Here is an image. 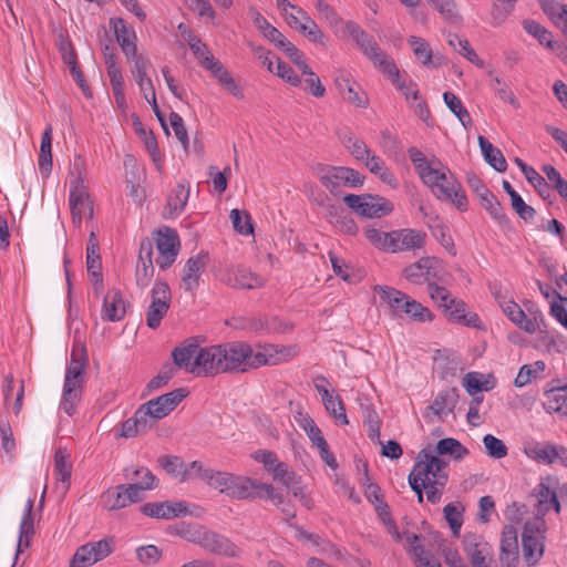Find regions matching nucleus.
I'll use <instances>...</instances> for the list:
<instances>
[{
    "label": "nucleus",
    "instance_id": "69168bd1",
    "mask_svg": "<svg viewBox=\"0 0 567 567\" xmlns=\"http://www.w3.org/2000/svg\"><path fill=\"white\" fill-rule=\"evenodd\" d=\"M524 30L535 37L542 45H545L547 48V42H554L551 40V32L548 31L546 28L540 25L535 20H524L523 22Z\"/></svg>",
    "mask_w": 567,
    "mask_h": 567
},
{
    "label": "nucleus",
    "instance_id": "a19ab883",
    "mask_svg": "<svg viewBox=\"0 0 567 567\" xmlns=\"http://www.w3.org/2000/svg\"><path fill=\"white\" fill-rule=\"evenodd\" d=\"M34 533V514L23 513L19 527V539L16 551V560L18 559L19 554L22 551L23 548L30 547Z\"/></svg>",
    "mask_w": 567,
    "mask_h": 567
},
{
    "label": "nucleus",
    "instance_id": "680f3d73",
    "mask_svg": "<svg viewBox=\"0 0 567 567\" xmlns=\"http://www.w3.org/2000/svg\"><path fill=\"white\" fill-rule=\"evenodd\" d=\"M405 305L404 313L408 315L412 320L419 322L431 321L433 319V315L427 307H424L419 301L410 298Z\"/></svg>",
    "mask_w": 567,
    "mask_h": 567
},
{
    "label": "nucleus",
    "instance_id": "bb28decb",
    "mask_svg": "<svg viewBox=\"0 0 567 567\" xmlns=\"http://www.w3.org/2000/svg\"><path fill=\"white\" fill-rule=\"evenodd\" d=\"M416 59L425 66L439 68L444 63L442 55H433L430 43L422 38L411 35L408 39Z\"/></svg>",
    "mask_w": 567,
    "mask_h": 567
},
{
    "label": "nucleus",
    "instance_id": "5701e85b",
    "mask_svg": "<svg viewBox=\"0 0 567 567\" xmlns=\"http://www.w3.org/2000/svg\"><path fill=\"white\" fill-rule=\"evenodd\" d=\"M223 281L239 289H256L265 285V280L259 275L245 267L228 270L227 277L223 278Z\"/></svg>",
    "mask_w": 567,
    "mask_h": 567
},
{
    "label": "nucleus",
    "instance_id": "603ef678",
    "mask_svg": "<svg viewBox=\"0 0 567 567\" xmlns=\"http://www.w3.org/2000/svg\"><path fill=\"white\" fill-rule=\"evenodd\" d=\"M229 217L231 219L234 229L238 234L248 236L254 233L251 217L248 212L234 208L230 210Z\"/></svg>",
    "mask_w": 567,
    "mask_h": 567
},
{
    "label": "nucleus",
    "instance_id": "cd10ccee",
    "mask_svg": "<svg viewBox=\"0 0 567 567\" xmlns=\"http://www.w3.org/2000/svg\"><path fill=\"white\" fill-rule=\"evenodd\" d=\"M374 291L379 295L381 300L385 302L393 313H404L405 311V302L410 300V297L405 295L404 292L389 287V286H380L377 285L374 287Z\"/></svg>",
    "mask_w": 567,
    "mask_h": 567
},
{
    "label": "nucleus",
    "instance_id": "3c124183",
    "mask_svg": "<svg viewBox=\"0 0 567 567\" xmlns=\"http://www.w3.org/2000/svg\"><path fill=\"white\" fill-rule=\"evenodd\" d=\"M300 71L302 75H306L305 90L310 92L316 97H323L326 94V87L322 85L319 76L311 70L307 63H300Z\"/></svg>",
    "mask_w": 567,
    "mask_h": 567
},
{
    "label": "nucleus",
    "instance_id": "9b49d317",
    "mask_svg": "<svg viewBox=\"0 0 567 567\" xmlns=\"http://www.w3.org/2000/svg\"><path fill=\"white\" fill-rule=\"evenodd\" d=\"M441 261L435 257H422L417 261L406 266L402 270V276L414 285H421L439 280V268Z\"/></svg>",
    "mask_w": 567,
    "mask_h": 567
},
{
    "label": "nucleus",
    "instance_id": "c03bdc74",
    "mask_svg": "<svg viewBox=\"0 0 567 567\" xmlns=\"http://www.w3.org/2000/svg\"><path fill=\"white\" fill-rule=\"evenodd\" d=\"M301 14L302 24L297 27V30L315 43L324 44V34L319 29L318 24L301 9H298Z\"/></svg>",
    "mask_w": 567,
    "mask_h": 567
},
{
    "label": "nucleus",
    "instance_id": "f8f14e48",
    "mask_svg": "<svg viewBox=\"0 0 567 567\" xmlns=\"http://www.w3.org/2000/svg\"><path fill=\"white\" fill-rule=\"evenodd\" d=\"M140 474H143V481H138L132 484H122L124 491L127 494V497L130 498L131 504L142 501L144 498V492L153 489L157 485L156 477L147 467H126L124 470V477L126 480L134 481V477L138 476Z\"/></svg>",
    "mask_w": 567,
    "mask_h": 567
},
{
    "label": "nucleus",
    "instance_id": "412c9836",
    "mask_svg": "<svg viewBox=\"0 0 567 567\" xmlns=\"http://www.w3.org/2000/svg\"><path fill=\"white\" fill-rule=\"evenodd\" d=\"M71 175L73 179L70 182V207L78 209L79 204L91 200L87 187L84 184L83 161L80 156L73 163Z\"/></svg>",
    "mask_w": 567,
    "mask_h": 567
},
{
    "label": "nucleus",
    "instance_id": "4c0bfd02",
    "mask_svg": "<svg viewBox=\"0 0 567 567\" xmlns=\"http://www.w3.org/2000/svg\"><path fill=\"white\" fill-rule=\"evenodd\" d=\"M408 154L421 179L429 177L427 181H430L433 176L437 177L434 172L437 159L427 161L425 155L416 147H410Z\"/></svg>",
    "mask_w": 567,
    "mask_h": 567
},
{
    "label": "nucleus",
    "instance_id": "9d476101",
    "mask_svg": "<svg viewBox=\"0 0 567 567\" xmlns=\"http://www.w3.org/2000/svg\"><path fill=\"white\" fill-rule=\"evenodd\" d=\"M155 243L159 255L156 259L157 265L163 270L169 268L175 262L179 250L181 243L177 233L169 227L157 230Z\"/></svg>",
    "mask_w": 567,
    "mask_h": 567
},
{
    "label": "nucleus",
    "instance_id": "4be33fe9",
    "mask_svg": "<svg viewBox=\"0 0 567 567\" xmlns=\"http://www.w3.org/2000/svg\"><path fill=\"white\" fill-rule=\"evenodd\" d=\"M265 483L246 476H234L228 496L237 499H254L264 497L262 488Z\"/></svg>",
    "mask_w": 567,
    "mask_h": 567
},
{
    "label": "nucleus",
    "instance_id": "f3484780",
    "mask_svg": "<svg viewBox=\"0 0 567 567\" xmlns=\"http://www.w3.org/2000/svg\"><path fill=\"white\" fill-rule=\"evenodd\" d=\"M111 27L114 31L117 43L128 60H132L135 64L136 59L144 58L143 55L137 54L135 32L126 27V23L123 19H112Z\"/></svg>",
    "mask_w": 567,
    "mask_h": 567
},
{
    "label": "nucleus",
    "instance_id": "b1692460",
    "mask_svg": "<svg viewBox=\"0 0 567 567\" xmlns=\"http://www.w3.org/2000/svg\"><path fill=\"white\" fill-rule=\"evenodd\" d=\"M187 394L188 391L185 388H178L156 399H152L147 401V403L151 404V408L155 411V416L162 420L174 411Z\"/></svg>",
    "mask_w": 567,
    "mask_h": 567
},
{
    "label": "nucleus",
    "instance_id": "6e6552de",
    "mask_svg": "<svg viewBox=\"0 0 567 567\" xmlns=\"http://www.w3.org/2000/svg\"><path fill=\"white\" fill-rule=\"evenodd\" d=\"M161 419L155 416V411L147 402L140 405L132 417L122 422L118 437H135L153 429Z\"/></svg>",
    "mask_w": 567,
    "mask_h": 567
},
{
    "label": "nucleus",
    "instance_id": "1a4fd4ad",
    "mask_svg": "<svg viewBox=\"0 0 567 567\" xmlns=\"http://www.w3.org/2000/svg\"><path fill=\"white\" fill-rule=\"evenodd\" d=\"M220 346L221 373L246 372L247 355L250 354V346L240 342H227Z\"/></svg>",
    "mask_w": 567,
    "mask_h": 567
},
{
    "label": "nucleus",
    "instance_id": "8fccbe9b",
    "mask_svg": "<svg viewBox=\"0 0 567 567\" xmlns=\"http://www.w3.org/2000/svg\"><path fill=\"white\" fill-rule=\"evenodd\" d=\"M545 368V362L540 360L536 361L534 364H524L514 380V385L517 388L526 385L543 373Z\"/></svg>",
    "mask_w": 567,
    "mask_h": 567
},
{
    "label": "nucleus",
    "instance_id": "5fc2aeb1",
    "mask_svg": "<svg viewBox=\"0 0 567 567\" xmlns=\"http://www.w3.org/2000/svg\"><path fill=\"white\" fill-rule=\"evenodd\" d=\"M454 40H457L460 50L458 53L466 58L471 63L475 64L478 68H483L484 62L478 58L476 52L472 49L467 39L461 38L456 33H449L447 42L451 47H454Z\"/></svg>",
    "mask_w": 567,
    "mask_h": 567
},
{
    "label": "nucleus",
    "instance_id": "052dcab7",
    "mask_svg": "<svg viewBox=\"0 0 567 567\" xmlns=\"http://www.w3.org/2000/svg\"><path fill=\"white\" fill-rule=\"evenodd\" d=\"M234 476L235 475L231 473L213 470L206 484L215 489H218L220 493L228 495L234 481Z\"/></svg>",
    "mask_w": 567,
    "mask_h": 567
},
{
    "label": "nucleus",
    "instance_id": "37998d69",
    "mask_svg": "<svg viewBox=\"0 0 567 567\" xmlns=\"http://www.w3.org/2000/svg\"><path fill=\"white\" fill-rule=\"evenodd\" d=\"M465 507L462 503H449L443 508V515L452 529L454 536L460 535L461 527L463 525Z\"/></svg>",
    "mask_w": 567,
    "mask_h": 567
},
{
    "label": "nucleus",
    "instance_id": "f704fd0d",
    "mask_svg": "<svg viewBox=\"0 0 567 567\" xmlns=\"http://www.w3.org/2000/svg\"><path fill=\"white\" fill-rule=\"evenodd\" d=\"M199 351V346L193 341L185 342L172 351L174 367L183 368L189 372L193 362Z\"/></svg>",
    "mask_w": 567,
    "mask_h": 567
},
{
    "label": "nucleus",
    "instance_id": "ea45409f",
    "mask_svg": "<svg viewBox=\"0 0 567 567\" xmlns=\"http://www.w3.org/2000/svg\"><path fill=\"white\" fill-rule=\"evenodd\" d=\"M435 452L437 455H450L455 461H461L468 455L470 451L456 439L446 437L436 443Z\"/></svg>",
    "mask_w": 567,
    "mask_h": 567
},
{
    "label": "nucleus",
    "instance_id": "473e14b6",
    "mask_svg": "<svg viewBox=\"0 0 567 567\" xmlns=\"http://www.w3.org/2000/svg\"><path fill=\"white\" fill-rule=\"evenodd\" d=\"M544 13L567 35V6L556 0H537Z\"/></svg>",
    "mask_w": 567,
    "mask_h": 567
},
{
    "label": "nucleus",
    "instance_id": "49530a36",
    "mask_svg": "<svg viewBox=\"0 0 567 567\" xmlns=\"http://www.w3.org/2000/svg\"><path fill=\"white\" fill-rule=\"evenodd\" d=\"M443 100L450 111L458 118L462 125L467 128L472 125V118L462 101L452 92H444Z\"/></svg>",
    "mask_w": 567,
    "mask_h": 567
},
{
    "label": "nucleus",
    "instance_id": "4d7b16f0",
    "mask_svg": "<svg viewBox=\"0 0 567 567\" xmlns=\"http://www.w3.org/2000/svg\"><path fill=\"white\" fill-rule=\"evenodd\" d=\"M427 290L431 299L436 302L440 308H443L444 312L451 309L452 300H455V298L452 297L446 288L439 286L435 281H430Z\"/></svg>",
    "mask_w": 567,
    "mask_h": 567
},
{
    "label": "nucleus",
    "instance_id": "c9c22d12",
    "mask_svg": "<svg viewBox=\"0 0 567 567\" xmlns=\"http://www.w3.org/2000/svg\"><path fill=\"white\" fill-rule=\"evenodd\" d=\"M525 454L529 458L547 465L555 463L559 456L558 445H554L548 442L543 444H535L534 446L525 449Z\"/></svg>",
    "mask_w": 567,
    "mask_h": 567
},
{
    "label": "nucleus",
    "instance_id": "2f4dec72",
    "mask_svg": "<svg viewBox=\"0 0 567 567\" xmlns=\"http://www.w3.org/2000/svg\"><path fill=\"white\" fill-rule=\"evenodd\" d=\"M445 315L450 320L461 323L466 327L481 328V319L474 313H466V303L463 300L455 298L452 300L451 309Z\"/></svg>",
    "mask_w": 567,
    "mask_h": 567
},
{
    "label": "nucleus",
    "instance_id": "e2e57ef3",
    "mask_svg": "<svg viewBox=\"0 0 567 567\" xmlns=\"http://www.w3.org/2000/svg\"><path fill=\"white\" fill-rule=\"evenodd\" d=\"M324 409L327 412L338 422H340L343 425L349 424L348 416L346 414V406L340 399V396H330L329 399L324 400L323 402Z\"/></svg>",
    "mask_w": 567,
    "mask_h": 567
},
{
    "label": "nucleus",
    "instance_id": "c85d7f7f",
    "mask_svg": "<svg viewBox=\"0 0 567 567\" xmlns=\"http://www.w3.org/2000/svg\"><path fill=\"white\" fill-rule=\"evenodd\" d=\"M72 464L66 449L59 447L54 453V474L61 483L63 493H66L71 485Z\"/></svg>",
    "mask_w": 567,
    "mask_h": 567
},
{
    "label": "nucleus",
    "instance_id": "0e129e2a",
    "mask_svg": "<svg viewBox=\"0 0 567 567\" xmlns=\"http://www.w3.org/2000/svg\"><path fill=\"white\" fill-rule=\"evenodd\" d=\"M483 443L487 455H489L493 458H503L508 453L505 443L492 434H486L483 437Z\"/></svg>",
    "mask_w": 567,
    "mask_h": 567
},
{
    "label": "nucleus",
    "instance_id": "864d4df0",
    "mask_svg": "<svg viewBox=\"0 0 567 567\" xmlns=\"http://www.w3.org/2000/svg\"><path fill=\"white\" fill-rule=\"evenodd\" d=\"M204 527L197 524L179 522L169 527L171 533H174L187 542L198 544Z\"/></svg>",
    "mask_w": 567,
    "mask_h": 567
},
{
    "label": "nucleus",
    "instance_id": "bf43d9fd",
    "mask_svg": "<svg viewBox=\"0 0 567 567\" xmlns=\"http://www.w3.org/2000/svg\"><path fill=\"white\" fill-rule=\"evenodd\" d=\"M528 183L533 185L537 194L544 199L551 203L553 192L550 184L533 168L528 176H525Z\"/></svg>",
    "mask_w": 567,
    "mask_h": 567
},
{
    "label": "nucleus",
    "instance_id": "4468645a",
    "mask_svg": "<svg viewBox=\"0 0 567 567\" xmlns=\"http://www.w3.org/2000/svg\"><path fill=\"white\" fill-rule=\"evenodd\" d=\"M544 536L536 523L527 522L522 533L523 555L528 566H534L544 554Z\"/></svg>",
    "mask_w": 567,
    "mask_h": 567
},
{
    "label": "nucleus",
    "instance_id": "09e8293b",
    "mask_svg": "<svg viewBox=\"0 0 567 567\" xmlns=\"http://www.w3.org/2000/svg\"><path fill=\"white\" fill-rule=\"evenodd\" d=\"M152 301L150 306L168 310L171 305V289L165 281L157 280L151 291Z\"/></svg>",
    "mask_w": 567,
    "mask_h": 567
},
{
    "label": "nucleus",
    "instance_id": "a211bd4d",
    "mask_svg": "<svg viewBox=\"0 0 567 567\" xmlns=\"http://www.w3.org/2000/svg\"><path fill=\"white\" fill-rule=\"evenodd\" d=\"M207 262V252H200L186 261L182 276V284L185 291L193 293L198 288L199 278Z\"/></svg>",
    "mask_w": 567,
    "mask_h": 567
},
{
    "label": "nucleus",
    "instance_id": "7ed1b4c3",
    "mask_svg": "<svg viewBox=\"0 0 567 567\" xmlns=\"http://www.w3.org/2000/svg\"><path fill=\"white\" fill-rule=\"evenodd\" d=\"M320 183L334 197L342 195V187L357 188L364 183V175L346 166H333L318 163L313 167Z\"/></svg>",
    "mask_w": 567,
    "mask_h": 567
},
{
    "label": "nucleus",
    "instance_id": "dca6fc26",
    "mask_svg": "<svg viewBox=\"0 0 567 567\" xmlns=\"http://www.w3.org/2000/svg\"><path fill=\"white\" fill-rule=\"evenodd\" d=\"M205 550L215 555L237 557L238 548L227 537L204 527L198 544Z\"/></svg>",
    "mask_w": 567,
    "mask_h": 567
},
{
    "label": "nucleus",
    "instance_id": "39448f33",
    "mask_svg": "<svg viewBox=\"0 0 567 567\" xmlns=\"http://www.w3.org/2000/svg\"><path fill=\"white\" fill-rule=\"evenodd\" d=\"M342 200L355 214L367 218H381L391 214L394 208L389 199L373 194H347Z\"/></svg>",
    "mask_w": 567,
    "mask_h": 567
},
{
    "label": "nucleus",
    "instance_id": "7c9ffc66",
    "mask_svg": "<svg viewBox=\"0 0 567 567\" xmlns=\"http://www.w3.org/2000/svg\"><path fill=\"white\" fill-rule=\"evenodd\" d=\"M544 398L543 405L548 413L567 415V384L547 390Z\"/></svg>",
    "mask_w": 567,
    "mask_h": 567
},
{
    "label": "nucleus",
    "instance_id": "58836bf2",
    "mask_svg": "<svg viewBox=\"0 0 567 567\" xmlns=\"http://www.w3.org/2000/svg\"><path fill=\"white\" fill-rule=\"evenodd\" d=\"M39 169L42 174L49 175L52 169V126L48 125L41 137Z\"/></svg>",
    "mask_w": 567,
    "mask_h": 567
},
{
    "label": "nucleus",
    "instance_id": "aec40b11",
    "mask_svg": "<svg viewBox=\"0 0 567 567\" xmlns=\"http://www.w3.org/2000/svg\"><path fill=\"white\" fill-rule=\"evenodd\" d=\"M499 561L503 567H516L518 563L517 530L513 525L503 528Z\"/></svg>",
    "mask_w": 567,
    "mask_h": 567
},
{
    "label": "nucleus",
    "instance_id": "f03ea898",
    "mask_svg": "<svg viewBox=\"0 0 567 567\" xmlns=\"http://www.w3.org/2000/svg\"><path fill=\"white\" fill-rule=\"evenodd\" d=\"M193 54L198 60V63L209 71L218 83L233 96L243 99V92L239 85L235 82L230 73L226 70L223 63L215 59L208 47L202 42L198 35L189 38L187 41Z\"/></svg>",
    "mask_w": 567,
    "mask_h": 567
},
{
    "label": "nucleus",
    "instance_id": "a18cd8bd",
    "mask_svg": "<svg viewBox=\"0 0 567 567\" xmlns=\"http://www.w3.org/2000/svg\"><path fill=\"white\" fill-rule=\"evenodd\" d=\"M480 202L483 208L491 215V217L498 225L502 226L508 223V218L504 213L501 203L492 192L487 193V195L482 196L480 198Z\"/></svg>",
    "mask_w": 567,
    "mask_h": 567
},
{
    "label": "nucleus",
    "instance_id": "0eeeda50",
    "mask_svg": "<svg viewBox=\"0 0 567 567\" xmlns=\"http://www.w3.org/2000/svg\"><path fill=\"white\" fill-rule=\"evenodd\" d=\"M148 65H150V61L147 59H145V58L136 59L135 65H133V69H132V74L137 82L141 93L144 95L145 100L151 105V107H152L155 116L157 117L158 122L161 123V126L163 127L164 132L168 135L169 131H168L165 115L158 107L153 82L146 74V69Z\"/></svg>",
    "mask_w": 567,
    "mask_h": 567
},
{
    "label": "nucleus",
    "instance_id": "72a5a7b5",
    "mask_svg": "<svg viewBox=\"0 0 567 567\" xmlns=\"http://www.w3.org/2000/svg\"><path fill=\"white\" fill-rule=\"evenodd\" d=\"M458 400V390L456 388H450L442 390L435 396L433 403L429 406L433 413L437 416L453 412Z\"/></svg>",
    "mask_w": 567,
    "mask_h": 567
},
{
    "label": "nucleus",
    "instance_id": "13d9d810",
    "mask_svg": "<svg viewBox=\"0 0 567 567\" xmlns=\"http://www.w3.org/2000/svg\"><path fill=\"white\" fill-rule=\"evenodd\" d=\"M212 468H207L199 461L190 462L183 471L179 482L184 483L190 480L199 478L207 483Z\"/></svg>",
    "mask_w": 567,
    "mask_h": 567
},
{
    "label": "nucleus",
    "instance_id": "423d86ee",
    "mask_svg": "<svg viewBox=\"0 0 567 567\" xmlns=\"http://www.w3.org/2000/svg\"><path fill=\"white\" fill-rule=\"evenodd\" d=\"M346 30L374 66L381 69L391 60V58L381 50L374 38L367 33L357 22H346Z\"/></svg>",
    "mask_w": 567,
    "mask_h": 567
},
{
    "label": "nucleus",
    "instance_id": "393cba45",
    "mask_svg": "<svg viewBox=\"0 0 567 567\" xmlns=\"http://www.w3.org/2000/svg\"><path fill=\"white\" fill-rule=\"evenodd\" d=\"M449 463L431 453L430 450L423 449L419 452L416 462L412 468L416 475L423 476L424 478H429V474L434 472L447 473Z\"/></svg>",
    "mask_w": 567,
    "mask_h": 567
},
{
    "label": "nucleus",
    "instance_id": "6e6d98bb",
    "mask_svg": "<svg viewBox=\"0 0 567 567\" xmlns=\"http://www.w3.org/2000/svg\"><path fill=\"white\" fill-rule=\"evenodd\" d=\"M189 197V189L183 184H178L173 194L167 199V206L171 215H177L183 212Z\"/></svg>",
    "mask_w": 567,
    "mask_h": 567
},
{
    "label": "nucleus",
    "instance_id": "2eb2a0df",
    "mask_svg": "<svg viewBox=\"0 0 567 567\" xmlns=\"http://www.w3.org/2000/svg\"><path fill=\"white\" fill-rule=\"evenodd\" d=\"M141 512L148 517L156 519H172L184 517L189 514L186 502H148L141 506Z\"/></svg>",
    "mask_w": 567,
    "mask_h": 567
},
{
    "label": "nucleus",
    "instance_id": "ddd939ff",
    "mask_svg": "<svg viewBox=\"0 0 567 567\" xmlns=\"http://www.w3.org/2000/svg\"><path fill=\"white\" fill-rule=\"evenodd\" d=\"M221 360H220V346H212L199 348V351L193 361L189 372L197 377H212L220 374Z\"/></svg>",
    "mask_w": 567,
    "mask_h": 567
},
{
    "label": "nucleus",
    "instance_id": "79ce46f5",
    "mask_svg": "<svg viewBox=\"0 0 567 567\" xmlns=\"http://www.w3.org/2000/svg\"><path fill=\"white\" fill-rule=\"evenodd\" d=\"M427 2L449 24H461L462 16L458 13L454 0H429Z\"/></svg>",
    "mask_w": 567,
    "mask_h": 567
},
{
    "label": "nucleus",
    "instance_id": "c756f323",
    "mask_svg": "<svg viewBox=\"0 0 567 567\" xmlns=\"http://www.w3.org/2000/svg\"><path fill=\"white\" fill-rule=\"evenodd\" d=\"M477 142L485 162L499 173L506 172L507 163L502 151L482 135L478 136Z\"/></svg>",
    "mask_w": 567,
    "mask_h": 567
},
{
    "label": "nucleus",
    "instance_id": "774afa93",
    "mask_svg": "<svg viewBox=\"0 0 567 567\" xmlns=\"http://www.w3.org/2000/svg\"><path fill=\"white\" fill-rule=\"evenodd\" d=\"M95 563H97V560L93 556V551H91L89 545L85 544L76 549L70 561V567H87Z\"/></svg>",
    "mask_w": 567,
    "mask_h": 567
},
{
    "label": "nucleus",
    "instance_id": "a878e982",
    "mask_svg": "<svg viewBox=\"0 0 567 567\" xmlns=\"http://www.w3.org/2000/svg\"><path fill=\"white\" fill-rule=\"evenodd\" d=\"M380 70L389 76L392 84L405 96L408 102H410V100H419V91L415 89L416 84L412 82L406 83L405 80H402L400 71L393 59L388 61Z\"/></svg>",
    "mask_w": 567,
    "mask_h": 567
},
{
    "label": "nucleus",
    "instance_id": "e433bc0d",
    "mask_svg": "<svg viewBox=\"0 0 567 567\" xmlns=\"http://www.w3.org/2000/svg\"><path fill=\"white\" fill-rule=\"evenodd\" d=\"M399 251L421 249L426 241V234L422 230L403 228L399 229Z\"/></svg>",
    "mask_w": 567,
    "mask_h": 567
},
{
    "label": "nucleus",
    "instance_id": "338daca9",
    "mask_svg": "<svg viewBox=\"0 0 567 567\" xmlns=\"http://www.w3.org/2000/svg\"><path fill=\"white\" fill-rule=\"evenodd\" d=\"M175 372L176 368L174 367V364L166 362L162 367L161 371L153 379L150 380V382L147 383V389L150 391H153L167 384L174 377Z\"/></svg>",
    "mask_w": 567,
    "mask_h": 567
},
{
    "label": "nucleus",
    "instance_id": "6ab92c4d",
    "mask_svg": "<svg viewBox=\"0 0 567 567\" xmlns=\"http://www.w3.org/2000/svg\"><path fill=\"white\" fill-rule=\"evenodd\" d=\"M126 306L120 289H109L103 298L101 317L104 321H121L125 317Z\"/></svg>",
    "mask_w": 567,
    "mask_h": 567
},
{
    "label": "nucleus",
    "instance_id": "de8ad7c7",
    "mask_svg": "<svg viewBox=\"0 0 567 567\" xmlns=\"http://www.w3.org/2000/svg\"><path fill=\"white\" fill-rule=\"evenodd\" d=\"M133 127L136 134L143 140L145 148L148 151L153 161L156 162L158 158V146L157 141L153 132H147L138 116H133Z\"/></svg>",
    "mask_w": 567,
    "mask_h": 567
},
{
    "label": "nucleus",
    "instance_id": "f257e3e1",
    "mask_svg": "<svg viewBox=\"0 0 567 567\" xmlns=\"http://www.w3.org/2000/svg\"><path fill=\"white\" fill-rule=\"evenodd\" d=\"M434 172L437 177L421 179L436 199L453 204L458 210L465 212L468 206L467 197L461 184L456 181L449 167L436 161Z\"/></svg>",
    "mask_w": 567,
    "mask_h": 567
},
{
    "label": "nucleus",
    "instance_id": "20e7f679",
    "mask_svg": "<svg viewBox=\"0 0 567 567\" xmlns=\"http://www.w3.org/2000/svg\"><path fill=\"white\" fill-rule=\"evenodd\" d=\"M85 367L84 360H70L66 368L61 409L70 416L75 413L76 404L81 398Z\"/></svg>",
    "mask_w": 567,
    "mask_h": 567
}]
</instances>
